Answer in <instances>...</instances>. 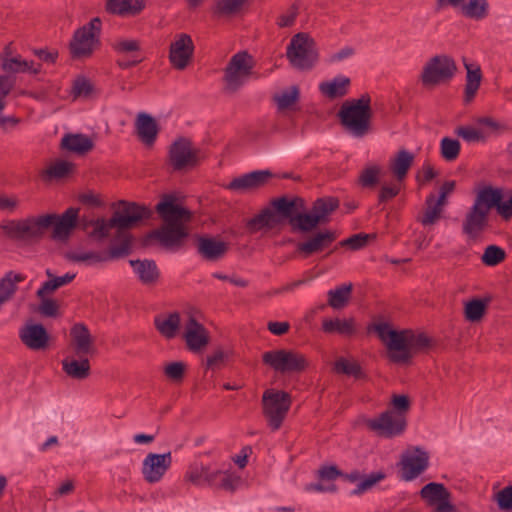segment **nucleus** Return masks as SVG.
I'll return each mask as SVG.
<instances>
[{
    "label": "nucleus",
    "mask_w": 512,
    "mask_h": 512,
    "mask_svg": "<svg viewBox=\"0 0 512 512\" xmlns=\"http://www.w3.org/2000/svg\"><path fill=\"white\" fill-rule=\"evenodd\" d=\"M329 216L323 197L317 198L310 210H307L306 201L303 198L281 196L272 199L271 208H265L251 218L247 228L254 232L263 227L274 228L287 221L292 232L306 234L315 231L319 225L326 224Z\"/></svg>",
    "instance_id": "nucleus-1"
},
{
    "label": "nucleus",
    "mask_w": 512,
    "mask_h": 512,
    "mask_svg": "<svg viewBox=\"0 0 512 512\" xmlns=\"http://www.w3.org/2000/svg\"><path fill=\"white\" fill-rule=\"evenodd\" d=\"M79 209L70 207L62 215L44 214L38 217H27L20 220H9L1 224L4 235L14 241L28 243L40 242L46 231L53 227L52 239L67 240L77 225Z\"/></svg>",
    "instance_id": "nucleus-2"
},
{
    "label": "nucleus",
    "mask_w": 512,
    "mask_h": 512,
    "mask_svg": "<svg viewBox=\"0 0 512 512\" xmlns=\"http://www.w3.org/2000/svg\"><path fill=\"white\" fill-rule=\"evenodd\" d=\"M367 330L377 333L387 348V358L394 364L409 365L414 355L426 352L432 346V339L425 333L395 330L388 323L370 324Z\"/></svg>",
    "instance_id": "nucleus-3"
},
{
    "label": "nucleus",
    "mask_w": 512,
    "mask_h": 512,
    "mask_svg": "<svg viewBox=\"0 0 512 512\" xmlns=\"http://www.w3.org/2000/svg\"><path fill=\"white\" fill-rule=\"evenodd\" d=\"M173 195L169 194L156 205V211L166 225L148 232L142 239L144 247L150 246L153 240H158L167 250H179L183 246L184 239L188 237V231L181 220L185 217L189 218L190 212L178 205Z\"/></svg>",
    "instance_id": "nucleus-4"
},
{
    "label": "nucleus",
    "mask_w": 512,
    "mask_h": 512,
    "mask_svg": "<svg viewBox=\"0 0 512 512\" xmlns=\"http://www.w3.org/2000/svg\"><path fill=\"white\" fill-rule=\"evenodd\" d=\"M475 200L462 224V233L469 240L476 241L489 226V213L496 210L505 221L512 218V194L505 199V194H475Z\"/></svg>",
    "instance_id": "nucleus-5"
},
{
    "label": "nucleus",
    "mask_w": 512,
    "mask_h": 512,
    "mask_svg": "<svg viewBox=\"0 0 512 512\" xmlns=\"http://www.w3.org/2000/svg\"><path fill=\"white\" fill-rule=\"evenodd\" d=\"M372 115L369 94H363L358 99L346 100L337 112V117L344 130L357 138L370 132Z\"/></svg>",
    "instance_id": "nucleus-6"
},
{
    "label": "nucleus",
    "mask_w": 512,
    "mask_h": 512,
    "mask_svg": "<svg viewBox=\"0 0 512 512\" xmlns=\"http://www.w3.org/2000/svg\"><path fill=\"white\" fill-rule=\"evenodd\" d=\"M101 28V19L95 17L74 32L69 42V52L72 59L85 60L92 57L101 46Z\"/></svg>",
    "instance_id": "nucleus-7"
},
{
    "label": "nucleus",
    "mask_w": 512,
    "mask_h": 512,
    "mask_svg": "<svg viewBox=\"0 0 512 512\" xmlns=\"http://www.w3.org/2000/svg\"><path fill=\"white\" fill-rule=\"evenodd\" d=\"M151 214V210L145 206L135 203L128 204L123 209L115 211L108 221L98 219L94 225L93 235L100 238L107 237L112 228H118L119 231L129 229L139 221L149 219Z\"/></svg>",
    "instance_id": "nucleus-8"
},
{
    "label": "nucleus",
    "mask_w": 512,
    "mask_h": 512,
    "mask_svg": "<svg viewBox=\"0 0 512 512\" xmlns=\"http://www.w3.org/2000/svg\"><path fill=\"white\" fill-rule=\"evenodd\" d=\"M286 57L294 69L311 70L319 59L315 40L305 32L295 34L287 46Z\"/></svg>",
    "instance_id": "nucleus-9"
},
{
    "label": "nucleus",
    "mask_w": 512,
    "mask_h": 512,
    "mask_svg": "<svg viewBox=\"0 0 512 512\" xmlns=\"http://www.w3.org/2000/svg\"><path fill=\"white\" fill-rule=\"evenodd\" d=\"M457 72L455 60L446 54L431 57L424 64L419 80L424 88H435L452 80Z\"/></svg>",
    "instance_id": "nucleus-10"
},
{
    "label": "nucleus",
    "mask_w": 512,
    "mask_h": 512,
    "mask_svg": "<svg viewBox=\"0 0 512 512\" xmlns=\"http://www.w3.org/2000/svg\"><path fill=\"white\" fill-rule=\"evenodd\" d=\"M291 395L283 390L266 389L262 395V411L268 426L276 431L280 429L291 407Z\"/></svg>",
    "instance_id": "nucleus-11"
},
{
    "label": "nucleus",
    "mask_w": 512,
    "mask_h": 512,
    "mask_svg": "<svg viewBox=\"0 0 512 512\" xmlns=\"http://www.w3.org/2000/svg\"><path fill=\"white\" fill-rule=\"evenodd\" d=\"M280 179L300 180V176L292 172L273 173L270 170H257L234 178L227 185L226 190H260L276 183Z\"/></svg>",
    "instance_id": "nucleus-12"
},
{
    "label": "nucleus",
    "mask_w": 512,
    "mask_h": 512,
    "mask_svg": "<svg viewBox=\"0 0 512 512\" xmlns=\"http://www.w3.org/2000/svg\"><path fill=\"white\" fill-rule=\"evenodd\" d=\"M253 67V58L246 51L234 54L224 70V91L236 93L251 76Z\"/></svg>",
    "instance_id": "nucleus-13"
},
{
    "label": "nucleus",
    "mask_w": 512,
    "mask_h": 512,
    "mask_svg": "<svg viewBox=\"0 0 512 512\" xmlns=\"http://www.w3.org/2000/svg\"><path fill=\"white\" fill-rule=\"evenodd\" d=\"M262 362L282 374L301 373L308 367V361L303 354L286 349L263 353Z\"/></svg>",
    "instance_id": "nucleus-14"
},
{
    "label": "nucleus",
    "mask_w": 512,
    "mask_h": 512,
    "mask_svg": "<svg viewBox=\"0 0 512 512\" xmlns=\"http://www.w3.org/2000/svg\"><path fill=\"white\" fill-rule=\"evenodd\" d=\"M415 156L406 149H399L388 160V171L394 177L392 186H383L381 192H399L405 189L404 182L414 163Z\"/></svg>",
    "instance_id": "nucleus-15"
},
{
    "label": "nucleus",
    "mask_w": 512,
    "mask_h": 512,
    "mask_svg": "<svg viewBox=\"0 0 512 512\" xmlns=\"http://www.w3.org/2000/svg\"><path fill=\"white\" fill-rule=\"evenodd\" d=\"M169 162L175 171H188L198 165L199 150L192 146L190 140L179 138L170 147Z\"/></svg>",
    "instance_id": "nucleus-16"
},
{
    "label": "nucleus",
    "mask_w": 512,
    "mask_h": 512,
    "mask_svg": "<svg viewBox=\"0 0 512 512\" xmlns=\"http://www.w3.org/2000/svg\"><path fill=\"white\" fill-rule=\"evenodd\" d=\"M407 426L405 415L393 410H386L379 417L368 421V427L382 437H395L401 435Z\"/></svg>",
    "instance_id": "nucleus-17"
},
{
    "label": "nucleus",
    "mask_w": 512,
    "mask_h": 512,
    "mask_svg": "<svg viewBox=\"0 0 512 512\" xmlns=\"http://www.w3.org/2000/svg\"><path fill=\"white\" fill-rule=\"evenodd\" d=\"M194 49L190 35L176 34L169 47V61L172 67L180 71L186 69L193 59Z\"/></svg>",
    "instance_id": "nucleus-18"
},
{
    "label": "nucleus",
    "mask_w": 512,
    "mask_h": 512,
    "mask_svg": "<svg viewBox=\"0 0 512 512\" xmlns=\"http://www.w3.org/2000/svg\"><path fill=\"white\" fill-rule=\"evenodd\" d=\"M171 452L164 454L149 453L142 465L144 480L150 484L159 482L171 467Z\"/></svg>",
    "instance_id": "nucleus-19"
},
{
    "label": "nucleus",
    "mask_w": 512,
    "mask_h": 512,
    "mask_svg": "<svg viewBox=\"0 0 512 512\" xmlns=\"http://www.w3.org/2000/svg\"><path fill=\"white\" fill-rule=\"evenodd\" d=\"M197 253L206 261L216 262L225 257L229 243L210 235H195Z\"/></svg>",
    "instance_id": "nucleus-20"
},
{
    "label": "nucleus",
    "mask_w": 512,
    "mask_h": 512,
    "mask_svg": "<svg viewBox=\"0 0 512 512\" xmlns=\"http://www.w3.org/2000/svg\"><path fill=\"white\" fill-rule=\"evenodd\" d=\"M21 342L32 351H43L49 347L50 335L41 323H27L19 331Z\"/></svg>",
    "instance_id": "nucleus-21"
},
{
    "label": "nucleus",
    "mask_w": 512,
    "mask_h": 512,
    "mask_svg": "<svg viewBox=\"0 0 512 512\" xmlns=\"http://www.w3.org/2000/svg\"><path fill=\"white\" fill-rule=\"evenodd\" d=\"M448 6L460 9V12L468 18L480 20L487 16L489 5L487 0H436V11Z\"/></svg>",
    "instance_id": "nucleus-22"
},
{
    "label": "nucleus",
    "mask_w": 512,
    "mask_h": 512,
    "mask_svg": "<svg viewBox=\"0 0 512 512\" xmlns=\"http://www.w3.org/2000/svg\"><path fill=\"white\" fill-rule=\"evenodd\" d=\"M183 338L187 348L192 352L200 351L210 341L207 329L193 315H189L185 323Z\"/></svg>",
    "instance_id": "nucleus-23"
},
{
    "label": "nucleus",
    "mask_w": 512,
    "mask_h": 512,
    "mask_svg": "<svg viewBox=\"0 0 512 512\" xmlns=\"http://www.w3.org/2000/svg\"><path fill=\"white\" fill-rule=\"evenodd\" d=\"M418 455L406 456L401 461L400 476L405 481H411L424 472L429 466V455L427 452L416 448Z\"/></svg>",
    "instance_id": "nucleus-24"
},
{
    "label": "nucleus",
    "mask_w": 512,
    "mask_h": 512,
    "mask_svg": "<svg viewBox=\"0 0 512 512\" xmlns=\"http://www.w3.org/2000/svg\"><path fill=\"white\" fill-rule=\"evenodd\" d=\"M129 264L137 275L139 282L144 286H155L161 277V272L153 259L129 260Z\"/></svg>",
    "instance_id": "nucleus-25"
},
{
    "label": "nucleus",
    "mask_w": 512,
    "mask_h": 512,
    "mask_svg": "<svg viewBox=\"0 0 512 512\" xmlns=\"http://www.w3.org/2000/svg\"><path fill=\"white\" fill-rule=\"evenodd\" d=\"M70 336L74 345L75 354L79 357L91 354L95 351L94 340L84 323H76L70 330Z\"/></svg>",
    "instance_id": "nucleus-26"
},
{
    "label": "nucleus",
    "mask_w": 512,
    "mask_h": 512,
    "mask_svg": "<svg viewBox=\"0 0 512 512\" xmlns=\"http://www.w3.org/2000/svg\"><path fill=\"white\" fill-rule=\"evenodd\" d=\"M463 64L466 69V83L464 89V101L470 103L476 96L480 88L483 74L481 67L477 63H470L465 58Z\"/></svg>",
    "instance_id": "nucleus-27"
},
{
    "label": "nucleus",
    "mask_w": 512,
    "mask_h": 512,
    "mask_svg": "<svg viewBox=\"0 0 512 512\" xmlns=\"http://www.w3.org/2000/svg\"><path fill=\"white\" fill-rule=\"evenodd\" d=\"M135 128L139 139L145 145L154 144L158 134V125L152 116L144 112L139 113L135 120Z\"/></svg>",
    "instance_id": "nucleus-28"
},
{
    "label": "nucleus",
    "mask_w": 512,
    "mask_h": 512,
    "mask_svg": "<svg viewBox=\"0 0 512 512\" xmlns=\"http://www.w3.org/2000/svg\"><path fill=\"white\" fill-rule=\"evenodd\" d=\"M75 165L66 160H57L40 172V178L45 183L59 182L73 174Z\"/></svg>",
    "instance_id": "nucleus-29"
},
{
    "label": "nucleus",
    "mask_w": 512,
    "mask_h": 512,
    "mask_svg": "<svg viewBox=\"0 0 512 512\" xmlns=\"http://www.w3.org/2000/svg\"><path fill=\"white\" fill-rule=\"evenodd\" d=\"M108 13L122 17L136 16L145 8L144 0H105Z\"/></svg>",
    "instance_id": "nucleus-30"
},
{
    "label": "nucleus",
    "mask_w": 512,
    "mask_h": 512,
    "mask_svg": "<svg viewBox=\"0 0 512 512\" xmlns=\"http://www.w3.org/2000/svg\"><path fill=\"white\" fill-rule=\"evenodd\" d=\"M300 99V90L298 86L293 85L273 95V101L276 104L278 112L285 114L289 111H298Z\"/></svg>",
    "instance_id": "nucleus-31"
},
{
    "label": "nucleus",
    "mask_w": 512,
    "mask_h": 512,
    "mask_svg": "<svg viewBox=\"0 0 512 512\" xmlns=\"http://www.w3.org/2000/svg\"><path fill=\"white\" fill-rule=\"evenodd\" d=\"M450 194H439L435 198L433 194H429L425 201V209L420 222L424 225L434 224L441 216L443 207L447 204V199Z\"/></svg>",
    "instance_id": "nucleus-32"
},
{
    "label": "nucleus",
    "mask_w": 512,
    "mask_h": 512,
    "mask_svg": "<svg viewBox=\"0 0 512 512\" xmlns=\"http://www.w3.org/2000/svg\"><path fill=\"white\" fill-rule=\"evenodd\" d=\"M420 497L430 507H437L440 503L449 502L451 493L442 483L430 482L420 490Z\"/></svg>",
    "instance_id": "nucleus-33"
},
{
    "label": "nucleus",
    "mask_w": 512,
    "mask_h": 512,
    "mask_svg": "<svg viewBox=\"0 0 512 512\" xmlns=\"http://www.w3.org/2000/svg\"><path fill=\"white\" fill-rule=\"evenodd\" d=\"M132 250V235L122 230L118 231L116 237L111 241L109 250L104 253L107 261L128 256Z\"/></svg>",
    "instance_id": "nucleus-34"
},
{
    "label": "nucleus",
    "mask_w": 512,
    "mask_h": 512,
    "mask_svg": "<svg viewBox=\"0 0 512 512\" xmlns=\"http://www.w3.org/2000/svg\"><path fill=\"white\" fill-rule=\"evenodd\" d=\"M60 147L63 150L84 155L93 149L94 143L84 134H66L61 140Z\"/></svg>",
    "instance_id": "nucleus-35"
},
{
    "label": "nucleus",
    "mask_w": 512,
    "mask_h": 512,
    "mask_svg": "<svg viewBox=\"0 0 512 512\" xmlns=\"http://www.w3.org/2000/svg\"><path fill=\"white\" fill-rule=\"evenodd\" d=\"M180 324V313L176 311L169 313L167 316L157 315L154 318L155 328L166 339H173L177 336Z\"/></svg>",
    "instance_id": "nucleus-36"
},
{
    "label": "nucleus",
    "mask_w": 512,
    "mask_h": 512,
    "mask_svg": "<svg viewBox=\"0 0 512 512\" xmlns=\"http://www.w3.org/2000/svg\"><path fill=\"white\" fill-rule=\"evenodd\" d=\"M322 331L327 334H338L344 337H351L356 334V322L354 318L348 319H324Z\"/></svg>",
    "instance_id": "nucleus-37"
},
{
    "label": "nucleus",
    "mask_w": 512,
    "mask_h": 512,
    "mask_svg": "<svg viewBox=\"0 0 512 512\" xmlns=\"http://www.w3.org/2000/svg\"><path fill=\"white\" fill-rule=\"evenodd\" d=\"M311 233L306 240L299 242L296 246V251L304 258L329 248V243L324 241V231L318 230Z\"/></svg>",
    "instance_id": "nucleus-38"
},
{
    "label": "nucleus",
    "mask_w": 512,
    "mask_h": 512,
    "mask_svg": "<svg viewBox=\"0 0 512 512\" xmlns=\"http://www.w3.org/2000/svg\"><path fill=\"white\" fill-rule=\"evenodd\" d=\"M249 0H215L212 13L218 18H233L240 15Z\"/></svg>",
    "instance_id": "nucleus-39"
},
{
    "label": "nucleus",
    "mask_w": 512,
    "mask_h": 512,
    "mask_svg": "<svg viewBox=\"0 0 512 512\" xmlns=\"http://www.w3.org/2000/svg\"><path fill=\"white\" fill-rule=\"evenodd\" d=\"M1 69L9 74L30 73L37 75L41 72L42 65L34 61H27L18 54L11 59H6Z\"/></svg>",
    "instance_id": "nucleus-40"
},
{
    "label": "nucleus",
    "mask_w": 512,
    "mask_h": 512,
    "mask_svg": "<svg viewBox=\"0 0 512 512\" xmlns=\"http://www.w3.org/2000/svg\"><path fill=\"white\" fill-rule=\"evenodd\" d=\"M338 375L353 377L355 380H366L367 374L364 372L357 360H350L345 357H339L335 360L332 368Z\"/></svg>",
    "instance_id": "nucleus-41"
},
{
    "label": "nucleus",
    "mask_w": 512,
    "mask_h": 512,
    "mask_svg": "<svg viewBox=\"0 0 512 512\" xmlns=\"http://www.w3.org/2000/svg\"><path fill=\"white\" fill-rule=\"evenodd\" d=\"M350 79L339 76L332 81L322 82L319 85L320 92L329 99H335L345 96L348 93Z\"/></svg>",
    "instance_id": "nucleus-42"
},
{
    "label": "nucleus",
    "mask_w": 512,
    "mask_h": 512,
    "mask_svg": "<svg viewBox=\"0 0 512 512\" xmlns=\"http://www.w3.org/2000/svg\"><path fill=\"white\" fill-rule=\"evenodd\" d=\"M353 284L351 282L337 286L328 291L327 305L333 309L339 310L346 307L351 299Z\"/></svg>",
    "instance_id": "nucleus-43"
},
{
    "label": "nucleus",
    "mask_w": 512,
    "mask_h": 512,
    "mask_svg": "<svg viewBox=\"0 0 512 512\" xmlns=\"http://www.w3.org/2000/svg\"><path fill=\"white\" fill-rule=\"evenodd\" d=\"M63 371L73 379H86L90 375V362L87 358L76 360L65 358L62 361Z\"/></svg>",
    "instance_id": "nucleus-44"
},
{
    "label": "nucleus",
    "mask_w": 512,
    "mask_h": 512,
    "mask_svg": "<svg viewBox=\"0 0 512 512\" xmlns=\"http://www.w3.org/2000/svg\"><path fill=\"white\" fill-rule=\"evenodd\" d=\"M46 275L49 280L44 282L36 292L39 298H44L45 295L53 293L60 287L71 283L76 277V274L70 273H66L63 276H54L50 269L46 270Z\"/></svg>",
    "instance_id": "nucleus-45"
},
{
    "label": "nucleus",
    "mask_w": 512,
    "mask_h": 512,
    "mask_svg": "<svg viewBox=\"0 0 512 512\" xmlns=\"http://www.w3.org/2000/svg\"><path fill=\"white\" fill-rule=\"evenodd\" d=\"M491 298H472L464 305V316L467 321L478 322L485 315Z\"/></svg>",
    "instance_id": "nucleus-46"
},
{
    "label": "nucleus",
    "mask_w": 512,
    "mask_h": 512,
    "mask_svg": "<svg viewBox=\"0 0 512 512\" xmlns=\"http://www.w3.org/2000/svg\"><path fill=\"white\" fill-rule=\"evenodd\" d=\"M384 171L379 165H369L365 167L358 177V183L363 189H373L380 181Z\"/></svg>",
    "instance_id": "nucleus-47"
},
{
    "label": "nucleus",
    "mask_w": 512,
    "mask_h": 512,
    "mask_svg": "<svg viewBox=\"0 0 512 512\" xmlns=\"http://www.w3.org/2000/svg\"><path fill=\"white\" fill-rule=\"evenodd\" d=\"M113 50L120 56H133L141 50L140 41L136 39H117L112 43Z\"/></svg>",
    "instance_id": "nucleus-48"
},
{
    "label": "nucleus",
    "mask_w": 512,
    "mask_h": 512,
    "mask_svg": "<svg viewBox=\"0 0 512 512\" xmlns=\"http://www.w3.org/2000/svg\"><path fill=\"white\" fill-rule=\"evenodd\" d=\"M505 250L497 245H488L481 256V261L488 267H494L506 259Z\"/></svg>",
    "instance_id": "nucleus-49"
},
{
    "label": "nucleus",
    "mask_w": 512,
    "mask_h": 512,
    "mask_svg": "<svg viewBox=\"0 0 512 512\" xmlns=\"http://www.w3.org/2000/svg\"><path fill=\"white\" fill-rule=\"evenodd\" d=\"M25 276L22 274H13L12 271L6 274V276L0 281V296L6 301L16 292V283L22 282Z\"/></svg>",
    "instance_id": "nucleus-50"
},
{
    "label": "nucleus",
    "mask_w": 512,
    "mask_h": 512,
    "mask_svg": "<svg viewBox=\"0 0 512 512\" xmlns=\"http://www.w3.org/2000/svg\"><path fill=\"white\" fill-rule=\"evenodd\" d=\"M385 478L386 473L383 471L372 472L369 475L362 476L357 487L351 491V494L356 496L362 495Z\"/></svg>",
    "instance_id": "nucleus-51"
},
{
    "label": "nucleus",
    "mask_w": 512,
    "mask_h": 512,
    "mask_svg": "<svg viewBox=\"0 0 512 512\" xmlns=\"http://www.w3.org/2000/svg\"><path fill=\"white\" fill-rule=\"evenodd\" d=\"M375 234L357 233L338 242L340 247L349 248L352 251L360 250L367 246L370 239H375Z\"/></svg>",
    "instance_id": "nucleus-52"
},
{
    "label": "nucleus",
    "mask_w": 512,
    "mask_h": 512,
    "mask_svg": "<svg viewBox=\"0 0 512 512\" xmlns=\"http://www.w3.org/2000/svg\"><path fill=\"white\" fill-rule=\"evenodd\" d=\"M460 142L456 139L444 137L440 142V154L446 161H454L460 153Z\"/></svg>",
    "instance_id": "nucleus-53"
},
{
    "label": "nucleus",
    "mask_w": 512,
    "mask_h": 512,
    "mask_svg": "<svg viewBox=\"0 0 512 512\" xmlns=\"http://www.w3.org/2000/svg\"><path fill=\"white\" fill-rule=\"evenodd\" d=\"M186 371L187 364L183 361L170 362L164 368L165 376L176 384L182 383Z\"/></svg>",
    "instance_id": "nucleus-54"
},
{
    "label": "nucleus",
    "mask_w": 512,
    "mask_h": 512,
    "mask_svg": "<svg viewBox=\"0 0 512 512\" xmlns=\"http://www.w3.org/2000/svg\"><path fill=\"white\" fill-rule=\"evenodd\" d=\"M436 176L437 171L434 169L431 163L425 162L415 175L417 189H424L426 184L431 182Z\"/></svg>",
    "instance_id": "nucleus-55"
},
{
    "label": "nucleus",
    "mask_w": 512,
    "mask_h": 512,
    "mask_svg": "<svg viewBox=\"0 0 512 512\" xmlns=\"http://www.w3.org/2000/svg\"><path fill=\"white\" fill-rule=\"evenodd\" d=\"M67 258L73 262H85L87 264L107 261L104 253L100 252L69 253Z\"/></svg>",
    "instance_id": "nucleus-56"
},
{
    "label": "nucleus",
    "mask_w": 512,
    "mask_h": 512,
    "mask_svg": "<svg viewBox=\"0 0 512 512\" xmlns=\"http://www.w3.org/2000/svg\"><path fill=\"white\" fill-rule=\"evenodd\" d=\"M208 466L204 465H192L189 467L185 474L186 480L190 481L194 485L203 486L205 485V476Z\"/></svg>",
    "instance_id": "nucleus-57"
},
{
    "label": "nucleus",
    "mask_w": 512,
    "mask_h": 512,
    "mask_svg": "<svg viewBox=\"0 0 512 512\" xmlns=\"http://www.w3.org/2000/svg\"><path fill=\"white\" fill-rule=\"evenodd\" d=\"M455 134L467 142H480L485 139L479 129L471 126H459L456 128Z\"/></svg>",
    "instance_id": "nucleus-58"
},
{
    "label": "nucleus",
    "mask_w": 512,
    "mask_h": 512,
    "mask_svg": "<svg viewBox=\"0 0 512 512\" xmlns=\"http://www.w3.org/2000/svg\"><path fill=\"white\" fill-rule=\"evenodd\" d=\"M500 510L512 512V485L506 486L495 494Z\"/></svg>",
    "instance_id": "nucleus-59"
},
{
    "label": "nucleus",
    "mask_w": 512,
    "mask_h": 512,
    "mask_svg": "<svg viewBox=\"0 0 512 512\" xmlns=\"http://www.w3.org/2000/svg\"><path fill=\"white\" fill-rule=\"evenodd\" d=\"M15 85V79L9 75H0V111L6 106L5 98Z\"/></svg>",
    "instance_id": "nucleus-60"
},
{
    "label": "nucleus",
    "mask_w": 512,
    "mask_h": 512,
    "mask_svg": "<svg viewBox=\"0 0 512 512\" xmlns=\"http://www.w3.org/2000/svg\"><path fill=\"white\" fill-rule=\"evenodd\" d=\"M393 411L406 415L411 408V400L408 395L405 394H394L391 399Z\"/></svg>",
    "instance_id": "nucleus-61"
},
{
    "label": "nucleus",
    "mask_w": 512,
    "mask_h": 512,
    "mask_svg": "<svg viewBox=\"0 0 512 512\" xmlns=\"http://www.w3.org/2000/svg\"><path fill=\"white\" fill-rule=\"evenodd\" d=\"M92 91V84L84 77L77 78L73 83L72 92L75 97H88Z\"/></svg>",
    "instance_id": "nucleus-62"
},
{
    "label": "nucleus",
    "mask_w": 512,
    "mask_h": 512,
    "mask_svg": "<svg viewBox=\"0 0 512 512\" xmlns=\"http://www.w3.org/2000/svg\"><path fill=\"white\" fill-rule=\"evenodd\" d=\"M298 16V7L293 4L287 11L281 14L277 19V25L280 28L291 27Z\"/></svg>",
    "instance_id": "nucleus-63"
},
{
    "label": "nucleus",
    "mask_w": 512,
    "mask_h": 512,
    "mask_svg": "<svg viewBox=\"0 0 512 512\" xmlns=\"http://www.w3.org/2000/svg\"><path fill=\"white\" fill-rule=\"evenodd\" d=\"M228 357L229 354L224 352L222 349L216 350L212 355L207 356L206 369H219Z\"/></svg>",
    "instance_id": "nucleus-64"
}]
</instances>
